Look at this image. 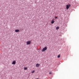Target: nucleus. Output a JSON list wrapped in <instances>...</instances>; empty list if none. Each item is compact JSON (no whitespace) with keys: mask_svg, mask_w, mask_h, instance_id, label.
<instances>
[{"mask_svg":"<svg viewBox=\"0 0 79 79\" xmlns=\"http://www.w3.org/2000/svg\"><path fill=\"white\" fill-rule=\"evenodd\" d=\"M47 47H45L42 50V52H45V50H47Z\"/></svg>","mask_w":79,"mask_h":79,"instance_id":"f257e3e1","label":"nucleus"},{"mask_svg":"<svg viewBox=\"0 0 79 79\" xmlns=\"http://www.w3.org/2000/svg\"><path fill=\"white\" fill-rule=\"evenodd\" d=\"M66 6V9L67 10H68L69 8V7L71 6V4H69V5H67Z\"/></svg>","mask_w":79,"mask_h":79,"instance_id":"f03ea898","label":"nucleus"},{"mask_svg":"<svg viewBox=\"0 0 79 79\" xmlns=\"http://www.w3.org/2000/svg\"><path fill=\"white\" fill-rule=\"evenodd\" d=\"M26 44L27 45H30V44H31V41H27Z\"/></svg>","mask_w":79,"mask_h":79,"instance_id":"7ed1b4c3","label":"nucleus"},{"mask_svg":"<svg viewBox=\"0 0 79 79\" xmlns=\"http://www.w3.org/2000/svg\"><path fill=\"white\" fill-rule=\"evenodd\" d=\"M16 64V61L14 60L12 63V64L15 65Z\"/></svg>","mask_w":79,"mask_h":79,"instance_id":"20e7f679","label":"nucleus"},{"mask_svg":"<svg viewBox=\"0 0 79 79\" xmlns=\"http://www.w3.org/2000/svg\"><path fill=\"white\" fill-rule=\"evenodd\" d=\"M36 67H39V66H40V64H36Z\"/></svg>","mask_w":79,"mask_h":79,"instance_id":"39448f33","label":"nucleus"},{"mask_svg":"<svg viewBox=\"0 0 79 79\" xmlns=\"http://www.w3.org/2000/svg\"><path fill=\"white\" fill-rule=\"evenodd\" d=\"M15 31L16 32H19V30L16 29L15 30Z\"/></svg>","mask_w":79,"mask_h":79,"instance_id":"423d86ee","label":"nucleus"},{"mask_svg":"<svg viewBox=\"0 0 79 79\" xmlns=\"http://www.w3.org/2000/svg\"><path fill=\"white\" fill-rule=\"evenodd\" d=\"M55 23V21L53 20H52V21L51 22L52 24H53Z\"/></svg>","mask_w":79,"mask_h":79,"instance_id":"0eeeda50","label":"nucleus"},{"mask_svg":"<svg viewBox=\"0 0 79 79\" xmlns=\"http://www.w3.org/2000/svg\"><path fill=\"white\" fill-rule=\"evenodd\" d=\"M24 70H26L27 69V67H24Z\"/></svg>","mask_w":79,"mask_h":79,"instance_id":"6e6552de","label":"nucleus"},{"mask_svg":"<svg viewBox=\"0 0 79 79\" xmlns=\"http://www.w3.org/2000/svg\"><path fill=\"white\" fill-rule=\"evenodd\" d=\"M56 30H58V29H59V27H56Z\"/></svg>","mask_w":79,"mask_h":79,"instance_id":"1a4fd4ad","label":"nucleus"},{"mask_svg":"<svg viewBox=\"0 0 79 79\" xmlns=\"http://www.w3.org/2000/svg\"><path fill=\"white\" fill-rule=\"evenodd\" d=\"M35 72V70H33L31 72V73H32V74H33V73H34Z\"/></svg>","mask_w":79,"mask_h":79,"instance_id":"9d476101","label":"nucleus"},{"mask_svg":"<svg viewBox=\"0 0 79 79\" xmlns=\"http://www.w3.org/2000/svg\"><path fill=\"white\" fill-rule=\"evenodd\" d=\"M60 55H59L57 56V58H60Z\"/></svg>","mask_w":79,"mask_h":79,"instance_id":"9b49d317","label":"nucleus"},{"mask_svg":"<svg viewBox=\"0 0 79 79\" xmlns=\"http://www.w3.org/2000/svg\"><path fill=\"white\" fill-rule=\"evenodd\" d=\"M52 74V72H51L49 73V74Z\"/></svg>","mask_w":79,"mask_h":79,"instance_id":"f8f14e48","label":"nucleus"},{"mask_svg":"<svg viewBox=\"0 0 79 79\" xmlns=\"http://www.w3.org/2000/svg\"><path fill=\"white\" fill-rule=\"evenodd\" d=\"M58 18V17H55V18L56 19Z\"/></svg>","mask_w":79,"mask_h":79,"instance_id":"ddd939ff","label":"nucleus"}]
</instances>
